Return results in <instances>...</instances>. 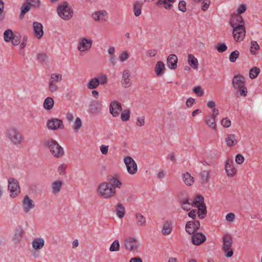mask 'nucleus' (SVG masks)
Listing matches in <instances>:
<instances>
[{"instance_id":"obj_1","label":"nucleus","mask_w":262,"mask_h":262,"mask_svg":"<svg viewBox=\"0 0 262 262\" xmlns=\"http://www.w3.org/2000/svg\"><path fill=\"white\" fill-rule=\"evenodd\" d=\"M122 186L120 180L113 177L109 182H103L99 184L97 188V194L101 198L111 199L116 194V188L120 189Z\"/></svg>"},{"instance_id":"obj_2","label":"nucleus","mask_w":262,"mask_h":262,"mask_svg":"<svg viewBox=\"0 0 262 262\" xmlns=\"http://www.w3.org/2000/svg\"><path fill=\"white\" fill-rule=\"evenodd\" d=\"M45 145L49 149L52 155L56 158H60L64 155L63 148L52 138L46 140Z\"/></svg>"},{"instance_id":"obj_3","label":"nucleus","mask_w":262,"mask_h":262,"mask_svg":"<svg viewBox=\"0 0 262 262\" xmlns=\"http://www.w3.org/2000/svg\"><path fill=\"white\" fill-rule=\"evenodd\" d=\"M6 137L11 143L15 145L21 144L23 141L22 135L17 128L14 127L7 130Z\"/></svg>"},{"instance_id":"obj_4","label":"nucleus","mask_w":262,"mask_h":262,"mask_svg":"<svg viewBox=\"0 0 262 262\" xmlns=\"http://www.w3.org/2000/svg\"><path fill=\"white\" fill-rule=\"evenodd\" d=\"M57 12L59 16L65 20L70 19L73 14L72 8L66 2H62L58 5Z\"/></svg>"},{"instance_id":"obj_5","label":"nucleus","mask_w":262,"mask_h":262,"mask_svg":"<svg viewBox=\"0 0 262 262\" xmlns=\"http://www.w3.org/2000/svg\"><path fill=\"white\" fill-rule=\"evenodd\" d=\"M92 44L93 40L90 37L88 36L80 37L77 42V49L81 54L85 53L89 51Z\"/></svg>"},{"instance_id":"obj_6","label":"nucleus","mask_w":262,"mask_h":262,"mask_svg":"<svg viewBox=\"0 0 262 262\" xmlns=\"http://www.w3.org/2000/svg\"><path fill=\"white\" fill-rule=\"evenodd\" d=\"M123 245L127 251L137 252L139 249L140 244L137 238L129 236L124 240Z\"/></svg>"},{"instance_id":"obj_7","label":"nucleus","mask_w":262,"mask_h":262,"mask_svg":"<svg viewBox=\"0 0 262 262\" xmlns=\"http://www.w3.org/2000/svg\"><path fill=\"white\" fill-rule=\"evenodd\" d=\"M219 114L218 108L211 110V112L205 117L204 122L206 125L212 130H216V118Z\"/></svg>"},{"instance_id":"obj_8","label":"nucleus","mask_w":262,"mask_h":262,"mask_svg":"<svg viewBox=\"0 0 262 262\" xmlns=\"http://www.w3.org/2000/svg\"><path fill=\"white\" fill-rule=\"evenodd\" d=\"M232 238L229 234H226L223 238L222 249L226 257H231L233 256V252L232 249Z\"/></svg>"},{"instance_id":"obj_9","label":"nucleus","mask_w":262,"mask_h":262,"mask_svg":"<svg viewBox=\"0 0 262 262\" xmlns=\"http://www.w3.org/2000/svg\"><path fill=\"white\" fill-rule=\"evenodd\" d=\"M123 162L126 166L127 172L130 175L135 174L138 171V166L135 161L130 156H125Z\"/></svg>"},{"instance_id":"obj_10","label":"nucleus","mask_w":262,"mask_h":262,"mask_svg":"<svg viewBox=\"0 0 262 262\" xmlns=\"http://www.w3.org/2000/svg\"><path fill=\"white\" fill-rule=\"evenodd\" d=\"M45 245V241L42 237L34 238L31 243L32 247L34 252L32 253V255L34 257H38V252L41 250Z\"/></svg>"},{"instance_id":"obj_11","label":"nucleus","mask_w":262,"mask_h":262,"mask_svg":"<svg viewBox=\"0 0 262 262\" xmlns=\"http://www.w3.org/2000/svg\"><path fill=\"white\" fill-rule=\"evenodd\" d=\"M35 207V204L32 199L28 195H26L21 201V208L23 211L25 213H29L31 210Z\"/></svg>"},{"instance_id":"obj_12","label":"nucleus","mask_w":262,"mask_h":262,"mask_svg":"<svg viewBox=\"0 0 262 262\" xmlns=\"http://www.w3.org/2000/svg\"><path fill=\"white\" fill-rule=\"evenodd\" d=\"M232 34L234 40L236 42L242 41L246 35V29L244 25L232 28Z\"/></svg>"},{"instance_id":"obj_13","label":"nucleus","mask_w":262,"mask_h":262,"mask_svg":"<svg viewBox=\"0 0 262 262\" xmlns=\"http://www.w3.org/2000/svg\"><path fill=\"white\" fill-rule=\"evenodd\" d=\"M8 190L12 198H15L19 194L20 189L17 180L13 178L8 179Z\"/></svg>"},{"instance_id":"obj_14","label":"nucleus","mask_w":262,"mask_h":262,"mask_svg":"<svg viewBox=\"0 0 262 262\" xmlns=\"http://www.w3.org/2000/svg\"><path fill=\"white\" fill-rule=\"evenodd\" d=\"M225 170L226 173L228 177L232 178L236 175L237 170L235 167L234 162L232 158H227L225 162Z\"/></svg>"},{"instance_id":"obj_15","label":"nucleus","mask_w":262,"mask_h":262,"mask_svg":"<svg viewBox=\"0 0 262 262\" xmlns=\"http://www.w3.org/2000/svg\"><path fill=\"white\" fill-rule=\"evenodd\" d=\"M47 126L49 129L56 130L59 129H63L64 125L61 120L57 118L49 119L47 123Z\"/></svg>"},{"instance_id":"obj_16","label":"nucleus","mask_w":262,"mask_h":262,"mask_svg":"<svg viewBox=\"0 0 262 262\" xmlns=\"http://www.w3.org/2000/svg\"><path fill=\"white\" fill-rule=\"evenodd\" d=\"M109 111L110 114L114 117H118L122 111L121 104L117 101H113L110 103Z\"/></svg>"},{"instance_id":"obj_17","label":"nucleus","mask_w":262,"mask_h":262,"mask_svg":"<svg viewBox=\"0 0 262 262\" xmlns=\"http://www.w3.org/2000/svg\"><path fill=\"white\" fill-rule=\"evenodd\" d=\"M229 24L232 28H234L241 26V25L245 26V23L242 16L234 13L231 15Z\"/></svg>"},{"instance_id":"obj_18","label":"nucleus","mask_w":262,"mask_h":262,"mask_svg":"<svg viewBox=\"0 0 262 262\" xmlns=\"http://www.w3.org/2000/svg\"><path fill=\"white\" fill-rule=\"evenodd\" d=\"M200 227V223L198 221H192L188 222L185 226L186 231L189 234H192L199 229Z\"/></svg>"},{"instance_id":"obj_19","label":"nucleus","mask_w":262,"mask_h":262,"mask_svg":"<svg viewBox=\"0 0 262 262\" xmlns=\"http://www.w3.org/2000/svg\"><path fill=\"white\" fill-rule=\"evenodd\" d=\"M134 221L138 227H144L147 225V221L145 216L141 212H137L134 215Z\"/></svg>"},{"instance_id":"obj_20","label":"nucleus","mask_w":262,"mask_h":262,"mask_svg":"<svg viewBox=\"0 0 262 262\" xmlns=\"http://www.w3.org/2000/svg\"><path fill=\"white\" fill-rule=\"evenodd\" d=\"M33 34L37 39H40L43 35V26L39 22L35 21L33 23Z\"/></svg>"},{"instance_id":"obj_21","label":"nucleus","mask_w":262,"mask_h":262,"mask_svg":"<svg viewBox=\"0 0 262 262\" xmlns=\"http://www.w3.org/2000/svg\"><path fill=\"white\" fill-rule=\"evenodd\" d=\"M130 72L125 70L122 72L121 84L125 88H128L132 84V81L130 78Z\"/></svg>"},{"instance_id":"obj_22","label":"nucleus","mask_w":262,"mask_h":262,"mask_svg":"<svg viewBox=\"0 0 262 262\" xmlns=\"http://www.w3.org/2000/svg\"><path fill=\"white\" fill-rule=\"evenodd\" d=\"M232 84L234 89L245 86V78L241 75H235L232 79Z\"/></svg>"},{"instance_id":"obj_23","label":"nucleus","mask_w":262,"mask_h":262,"mask_svg":"<svg viewBox=\"0 0 262 262\" xmlns=\"http://www.w3.org/2000/svg\"><path fill=\"white\" fill-rule=\"evenodd\" d=\"M89 110L90 113L92 114H98L102 110V104L99 101H93L90 104Z\"/></svg>"},{"instance_id":"obj_24","label":"nucleus","mask_w":262,"mask_h":262,"mask_svg":"<svg viewBox=\"0 0 262 262\" xmlns=\"http://www.w3.org/2000/svg\"><path fill=\"white\" fill-rule=\"evenodd\" d=\"M192 242L194 245H200L204 243L206 239L205 235L200 232L193 233L191 236Z\"/></svg>"},{"instance_id":"obj_25","label":"nucleus","mask_w":262,"mask_h":262,"mask_svg":"<svg viewBox=\"0 0 262 262\" xmlns=\"http://www.w3.org/2000/svg\"><path fill=\"white\" fill-rule=\"evenodd\" d=\"M63 185V182L61 180H57L52 182L51 184V193L56 195L59 193L61 190Z\"/></svg>"},{"instance_id":"obj_26","label":"nucleus","mask_w":262,"mask_h":262,"mask_svg":"<svg viewBox=\"0 0 262 262\" xmlns=\"http://www.w3.org/2000/svg\"><path fill=\"white\" fill-rule=\"evenodd\" d=\"M92 17L95 21L105 22L107 18V13L104 10L97 11L92 14Z\"/></svg>"},{"instance_id":"obj_27","label":"nucleus","mask_w":262,"mask_h":262,"mask_svg":"<svg viewBox=\"0 0 262 262\" xmlns=\"http://www.w3.org/2000/svg\"><path fill=\"white\" fill-rule=\"evenodd\" d=\"M166 68L163 62L159 61L156 63L155 68V72L157 77H161L165 73Z\"/></svg>"},{"instance_id":"obj_28","label":"nucleus","mask_w":262,"mask_h":262,"mask_svg":"<svg viewBox=\"0 0 262 262\" xmlns=\"http://www.w3.org/2000/svg\"><path fill=\"white\" fill-rule=\"evenodd\" d=\"M175 0H158L157 6L159 7H163L166 10H170Z\"/></svg>"},{"instance_id":"obj_29","label":"nucleus","mask_w":262,"mask_h":262,"mask_svg":"<svg viewBox=\"0 0 262 262\" xmlns=\"http://www.w3.org/2000/svg\"><path fill=\"white\" fill-rule=\"evenodd\" d=\"M225 140L227 146L232 147L237 143V138L234 134H229L227 135Z\"/></svg>"},{"instance_id":"obj_30","label":"nucleus","mask_w":262,"mask_h":262,"mask_svg":"<svg viewBox=\"0 0 262 262\" xmlns=\"http://www.w3.org/2000/svg\"><path fill=\"white\" fill-rule=\"evenodd\" d=\"M182 180L184 184L187 186H191L194 183V178L188 172L183 174Z\"/></svg>"},{"instance_id":"obj_31","label":"nucleus","mask_w":262,"mask_h":262,"mask_svg":"<svg viewBox=\"0 0 262 262\" xmlns=\"http://www.w3.org/2000/svg\"><path fill=\"white\" fill-rule=\"evenodd\" d=\"M177 57L174 54H171L169 55L167 58V65L169 68L174 69L177 68Z\"/></svg>"},{"instance_id":"obj_32","label":"nucleus","mask_w":262,"mask_h":262,"mask_svg":"<svg viewBox=\"0 0 262 262\" xmlns=\"http://www.w3.org/2000/svg\"><path fill=\"white\" fill-rule=\"evenodd\" d=\"M115 212L117 216L120 219L124 217L125 214V208L122 203H118L115 206Z\"/></svg>"},{"instance_id":"obj_33","label":"nucleus","mask_w":262,"mask_h":262,"mask_svg":"<svg viewBox=\"0 0 262 262\" xmlns=\"http://www.w3.org/2000/svg\"><path fill=\"white\" fill-rule=\"evenodd\" d=\"M143 5V2L140 1H137L134 4L133 12L135 16L138 17L141 15Z\"/></svg>"},{"instance_id":"obj_34","label":"nucleus","mask_w":262,"mask_h":262,"mask_svg":"<svg viewBox=\"0 0 262 262\" xmlns=\"http://www.w3.org/2000/svg\"><path fill=\"white\" fill-rule=\"evenodd\" d=\"M49 80L58 84L63 80V75L59 73H52Z\"/></svg>"},{"instance_id":"obj_35","label":"nucleus","mask_w":262,"mask_h":262,"mask_svg":"<svg viewBox=\"0 0 262 262\" xmlns=\"http://www.w3.org/2000/svg\"><path fill=\"white\" fill-rule=\"evenodd\" d=\"M172 223L169 221H166L162 227L161 232L164 235H169L172 230Z\"/></svg>"},{"instance_id":"obj_36","label":"nucleus","mask_w":262,"mask_h":262,"mask_svg":"<svg viewBox=\"0 0 262 262\" xmlns=\"http://www.w3.org/2000/svg\"><path fill=\"white\" fill-rule=\"evenodd\" d=\"M188 64L194 70H197L199 62L198 59L192 54H189L187 59Z\"/></svg>"},{"instance_id":"obj_37","label":"nucleus","mask_w":262,"mask_h":262,"mask_svg":"<svg viewBox=\"0 0 262 262\" xmlns=\"http://www.w3.org/2000/svg\"><path fill=\"white\" fill-rule=\"evenodd\" d=\"M99 81H98L96 77L90 79L86 84L87 89L89 90L96 89L99 86Z\"/></svg>"},{"instance_id":"obj_38","label":"nucleus","mask_w":262,"mask_h":262,"mask_svg":"<svg viewBox=\"0 0 262 262\" xmlns=\"http://www.w3.org/2000/svg\"><path fill=\"white\" fill-rule=\"evenodd\" d=\"M82 127V121L80 117H76L72 125V128L75 132H79Z\"/></svg>"},{"instance_id":"obj_39","label":"nucleus","mask_w":262,"mask_h":262,"mask_svg":"<svg viewBox=\"0 0 262 262\" xmlns=\"http://www.w3.org/2000/svg\"><path fill=\"white\" fill-rule=\"evenodd\" d=\"M54 104V101L52 97H48L46 98L43 103V108L47 111L51 110Z\"/></svg>"},{"instance_id":"obj_40","label":"nucleus","mask_w":262,"mask_h":262,"mask_svg":"<svg viewBox=\"0 0 262 262\" xmlns=\"http://www.w3.org/2000/svg\"><path fill=\"white\" fill-rule=\"evenodd\" d=\"M192 206V202H190L189 199L187 198H184L181 201V208L184 210L188 211L190 210Z\"/></svg>"},{"instance_id":"obj_41","label":"nucleus","mask_w":262,"mask_h":262,"mask_svg":"<svg viewBox=\"0 0 262 262\" xmlns=\"http://www.w3.org/2000/svg\"><path fill=\"white\" fill-rule=\"evenodd\" d=\"M236 90L235 95L237 98H239L241 97H246L247 95L248 91L247 89L245 86H242L240 88L235 89Z\"/></svg>"},{"instance_id":"obj_42","label":"nucleus","mask_w":262,"mask_h":262,"mask_svg":"<svg viewBox=\"0 0 262 262\" xmlns=\"http://www.w3.org/2000/svg\"><path fill=\"white\" fill-rule=\"evenodd\" d=\"M130 57V53L127 50H124L120 52L119 55L118 59L120 62H124L127 61Z\"/></svg>"},{"instance_id":"obj_43","label":"nucleus","mask_w":262,"mask_h":262,"mask_svg":"<svg viewBox=\"0 0 262 262\" xmlns=\"http://www.w3.org/2000/svg\"><path fill=\"white\" fill-rule=\"evenodd\" d=\"M210 172L208 170H203L200 174L201 182L202 184L206 183L209 178Z\"/></svg>"},{"instance_id":"obj_44","label":"nucleus","mask_w":262,"mask_h":262,"mask_svg":"<svg viewBox=\"0 0 262 262\" xmlns=\"http://www.w3.org/2000/svg\"><path fill=\"white\" fill-rule=\"evenodd\" d=\"M198 208V216L201 219H203L205 217V215L207 213L206 208L205 204L201 205L200 206H196Z\"/></svg>"},{"instance_id":"obj_45","label":"nucleus","mask_w":262,"mask_h":262,"mask_svg":"<svg viewBox=\"0 0 262 262\" xmlns=\"http://www.w3.org/2000/svg\"><path fill=\"white\" fill-rule=\"evenodd\" d=\"M48 87L49 91L52 93L56 92L59 89L58 84L51 82L50 80H49Z\"/></svg>"},{"instance_id":"obj_46","label":"nucleus","mask_w":262,"mask_h":262,"mask_svg":"<svg viewBox=\"0 0 262 262\" xmlns=\"http://www.w3.org/2000/svg\"><path fill=\"white\" fill-rule=\"evenodd\" d=\"M130 111L128 109L123 110L120 115V118L123 121H127L130 118Z\"/></svg>"},{"instance_id":"obj_47","label":"nucleus","mask_w":262,"mask_h":262,"mask_svg":"<svg viewBox=\"0 0 262 262\" xmlns=\"http://www.w3.org/2000/svg\"><path fill=\"white\" fill-rule=\"evenodd\" d=\"M14 36L12 31L10 29L6 30L4 33V38L6 42H9Z\"/></svg>"},{"instance_id":"obj_48","label":"nucleus","mask_w":262,"mask_h":262,"mask_svg":"<svg viewBox=\"0 0 262 262\" xmlns=\"http://www.w3.org/2000/svg\"><path fill=\"white\" fill-rule=\"evenodd\" d=\"M31 4L30 3L24 4L21 7V12L20 14V18H23L25 14L28 12L31 9Z\"/></svg>"},{"instance_id":"obj_49","label":"nucleus","mask_w":262,"mask_h":262,"mask_svg":"<svg viewBox=\"0 0 262 262\" xmlns=\"http://www.w3.org/2000/svg\"><path fill=\"white\" fill-rule=\"evenodd\" d=\"M120 250V244L118 239L115 240L111 245L109 250L111 252H117Z\"/></svg>"},{"instance_id":"obj_50","label":"nucleus","mask_w":262,"mask_h":262,"mask_svg":"<svg viewBox=\"0 0 262 262\" xmlns=\"http://www.w3.org/2000/svg\"><path fill=\"white\" fill-rule=\"evenodd\" d=\"M191 202L192 204H193L196 207L201 205L205 204L204 203V198L203 196L200 195H196L194 200Z\"/></svg>"},{"instance_id":"obj_51","label":"nucleus","mask_w":262,"mask_h":262,"mask_svg":"<svg viewBox=\"0 0 262 262\" xmlns=\"http://www.w3.org/2000/svg\"><path fill=\"white\" fill-rule=\"evenodd\" d=\"M260 72L259 68L257 67L252 68L249 72V77L251 79L255 78Z\"/></svg>"},{"instance_id":"obj_52","label":"nucleus","mask_w":262,"mask_h":262,"mask_svg":"<svg viewBox=\"0 0 262 262\" xmlns=\"http://www.w3.org/2000/svg\"><path fill=\"white\" fill-rule=\"evenodd\" d=\"M259 49V46L256 41H252L251 42V47L250 49V53L255 55L256 54V51Z\"/></svg>"},{"instance_id":"obj_53","label":"nucleus","mask_w":262,"mask_h":262,"mask_svg":"<svg viewBox=\"0 0 262 262\" xmlns=\"http://www.w3.org/2000/svg\"><path fill=\"white\" fill-rule=\"evenodd\" d=\"M97 77L98 81H99V85L100 84L103 85L107 82L108 79L107 77L105 74H101L98 75Z\"/></svg>"},{"instance_id":"obj_54","label":"nucleus","mask_w":262,"mask_h":262,"mask_svg":"<svg viewBox=\"0 0 262 262\" xmlns=\"http://www.w3.org/2000/svg\"><path fill=\"white\" fill-rule=\"evenodd\" d=\"M37 59L38 61L40 63H46L47 61L48 58L46 54L40 53L37 55Z\"/></svg>"},{"instance_id":"obj_55","label":"nucleus","mask_w":262,"mask_h":262,"mask_svg":"<svg viewBox=\"0 0 262 262\" xmlns=\"http://www.w3.org/2000/svg\"><path fill=\"white\" fill-rule=\"evenodd\" d=\"M239 53L238 51L235 50L232 52L229 55V60L230 62H234L238 57Z\"/></svg>"},{"instance_id":"obj_56","label":"nucleus","mask_w":262,"mask_h":262,"mask_svg":"<svg viewBox=\"0 0 262 262\" xmlns=\"http://www.w3.org/2000/svg\"><path fill=\"white\" fill-rule=\"evenodd\" d=\"M157 52H158V51L156 49H150L147 50L146 51L145 54L147 57L151 58V57H155L156 56V55L157 54Z\"/></svg>"},{"instance_id":"obj_57","label":"nucleus","mask_w":262,"mask_h":262,"mask_svg":"<svg viewBox=\"0 0 262 262\" xmlns=\"http://www.w3.org/2000/svg\"><path fill=\"white\" fill-rule=\"evenodd\" d=\"M221 123L222 125L226 128L230 127L231 124L230 120L227 117L223 118L221 121Z\"/></svg>"},{"instance_id":"obj_58","label":"nucleus","mask_w":262,"mask_h":262,"mask_svg":"<svg viewBox=\"0 0 262 262\" xmlns=\"http://www.w3.org/2000/svg\"><path fill=\"white\" fill-rule=\"evenodd\" d=\"M210 3V0H203V2L201 4L202 10L204 11L207 10L208 9Z\"/></svg>"},{"instance_id":"obj_59","label":"nucleus","mask_w":262,"mask_h":262,"mask_svg":"<svg viewBox=\"0 0 262 262\" xmlns=\"http://www.w3.org/2000/svg\"><path fill=\"white\" fill-rule=\"evenodd\" d=\"M67 168V165L64 164L62 163L60 164L57 169V171L60 175H63L65 173V171L66 168Z\"/></svg>"},{"instance_id":"obj_60","label":"nucleus","mask_w":262,"mask_h":262,"mask_svg":"<svg viewBox=\"0 0 262 262\" xmlns=\"http://www.w3.org/2000/svg\"><path fill=\"white\" fill-rule=\"evenodd\" d=\"M244 160L245 158L244 156L241 154H238L235 156V161L237 164H242L244 162Z\"/></svg>"},{"instance_id":"obj_61","label":"nucleus","mask_w":262,"mask_h":262,"mask_svg":"<svg viewBox=\"0 0 262 262\" xmlns=\"http://www.w3.org/2000/svg\"><path fill=\"white\" fill-rule=\"evenodd\" d=\"M20 40L21 37L20 35H14V36L11 39V42L13 45L17 46L20 43Z\"/></svg>"},{"instance_id":"obj_62","label":"nucleus","mask_w":262,"mask_h":262,"mask_svg":"<svg viewBox=\"0 0 262 262\" xmlns=\"http://www.w3.org/2000/svg\"><path fill=\"white\" fill-rule=\"evenodd\" d=\"M194 93L200 96H202L204 94V91L202 88L200 86H195L193 90Z\"/></svg>"},{"instance_id":"obj_63","label":"nucleus","mask_w":262,"mask_h":262,"mask_svg":"<svg viewBox=\"0 0 262 262\" xmlns=\"http://www.w3.org/2000/svg\"><path fill=\"white\" fill-rule=\"evenodd\" d=\"M144 123L145 117L144 116L139 117L137 118L136 125L138 126H142L144 125Z\"/></svg>"},{"instance_id":"obj_64","label":"nucleus","mask_w":262,"mask_h":262,"mask_svg":"<svg viewBox=\"0 0 262 262\" xmlns=\"http://www.w3.org/2000/svg\"><path fill=\"white\" fill-rule=\"evenodd\" d=\"M247 9L246 6L245 4L241 5L237 9V13L236 14L240 15L244 13Z\"/></svg>"}]
</instances>
